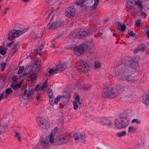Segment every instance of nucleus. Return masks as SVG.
Instances as JSON below:
<instances>
[{
  "mask_svg": "<svg viewBox=\"0 0 149 149\" xmlns=\"http://www.w3.org/2000/svg\"><path fill=\"white\" fill-rule=\"evenodd\" d=\"M122 63L115 69L114 76L120 75V78L127 81L130 83H134L137 80L132 79L130 73L137 71L139 68L138 63L134 59L125 57L122 60Z\"/></svg>",
  "mask_w": 149,
  "mask_h": 149,
  "instance_id": "1",
  "label": "nucleus"
},
{
  "mask_svg": "<svg viewBox=\"0 0 149 149\" xmlns=\"http://www.w3.org/2000/svg\"><path fill=\"white\" fill-rule=\"evenodd\" d=\"M113 88L110 89L104 88L102 93V97L104 99L113 98L116 97L117 94Z\"/></svg>",
  "mask_w": 149,
  "mask_h": 149,
  "instance_id": "2",
  "label": "nucleus"
},
{
  "mask_svg": "<svg viewBox=\"0 0 149 149\" xmlns=\"http://www.w3.org/2000/svg\"><path fill=\"white\" fill-rule=\"evenodd\" d=\"M67 134H66L65 136L61 135L56 136L54 139V145H62L68 143L69 140L67 138Z\"/></svg>",
  "mask_w": 149,
  "mask_h": 149,
  "instance_id": "3",
  "label": "nucleus"
},
{
  "mask_svg": "<svg viewBox=\"0 0 149 149\" xmlns=\"http://www.w3.org/2000/svg\"><path fill=\"white\" fill-rule=\"evenodd\" d=\"M89 47L87 44H84L82 46H74L73 48L74 54L77 56H80L83 52L87 50Z\"/></svg>",
  "mask_w": 149,
  "mask_h": 149,
  "instance_id": "4",
  "label": "nucleus"
},
{
  "mask_svg": "<svg viewBox=\"0 0 149 149\" xmlns=\"http://www.w3.org/2000/svg\"><path fill=\"white\" fill-rule=\"evenodd\" d=\"M92 33V32L90 30L84 31H82L74 32L73 33L72 36L75 38H80L83 37H86L90 36Z\"/></svg>",
  "mask_w": 149,
  "mask_h": 149,
  "instance_id": "5",
  "label": "nucleus"
},
{
  "mask_svg": "<svg viewBox=\"0 0 149 149\" xmlns=\"http://www.w3.org/2000/svg\"><path fill=\"white\" fill-rule=\"evenodd\" d=\"M67 67V65L66 63L61 64L58 65L56 69H51L49 71L48 73L49 74H56L58 71H63Z\"/></svg>",
  "mask_w": 149,
  "mask_h": 149,
  "instance_id": "6",
  "label": "nucleus"
},
{
  "mask_svg": "<svg viewBox=\"0 0 149 149\" xmlns=\"http://www.w3.org/2000/svg\"><path fill=\"white\" fill-rule=\"evenodd\" d=\"M77 69L80 72H84L87 71L88 68V66L86 62L80 61L77 63Z\"/></svg>",
  "mask_w": 149,
  "mask_h": 149,
  "instance_id": "7",
  "label": "nucleus"
},
{
  "mask_svg": "<svg viewBox=\"0 0 149 149\" xmlns=\"http://www.w3.org/2000/svg\"><path fill=\"white\" fill-rule=\"evenodd\" d=\"M34 92V90L33 88H29L28 91L25 89L22 90L21 92L22 97L24 100L27 99L29 97H31Z\"/></svg>",
  "mask_w": 149,
  "mask_h": 149,
  "instance_id": "8",
  "label": "nucleus"
},
{
  "mask_svg": "<svg viewBox=\"0 0 149 149\" xmlns=\"http://www.w3.org/2000/svg\"><path fill=\"white\" fill-rule=\"evenodd\" d=\"M23 33V31L20 30H12L9 31L8 34V39L9 40H11V38H14L17 37H18Z\"/></svg>",
  "mask_w": 149,
  "mask_h": 149,
  "instance_id": "9",
  "label": "nucleus"
},
{
  "mask_svg": "<svg viewBox=\"0 0 149 149\" xmlns=\"http://www.w3.org/2000/svg\"><path fill=\"white\" fill-rule=\"evenodd\" d=\"M41 145L42 148L46 149L49 146V142L47 137L44 135H42L40 138Z\"/></svg>",
  "mask_w": 149,
  "mask_h": 149,
  "instance_id": "10",
  "label": "nucleus"
},
{
  "mask_svg": "<svg viewBox=\"0 0 149 149\" xmlns=\"http://www.w3.org/2000/svg\"><path fill=\"white\" fill-rule=\"evenodd\" d=\"M127 122L124 123L121 120H117L115 121V126L118 129L125 128L128 126Z\"/></svg>",
  "mask_w": 149,
  "mask_h": 149,
  "instance_id": "11",
  "label": "nucleus"
},
{
  "mask_svg": "<svg viewBox=\"0 0 149 149\" xmlns=\"http://www.w3.org/2000/svg\"><path fill=\"white\" fill-rule=\"evenodd\" d=\"M37 120L38 123L42 127L45 129L48 127V122L46 119L42 118L39 117L37 118Z\"/></svg>",
  "mask_w": 149,
  "mask_h": 149,
  "instance_id": "12",
  "label": "nucleus"
},
{
  "mask_svg": "<svg viewBox=\"0 0 149 149\" xmlns=\"http://www.w3.org/2000/svg\"><path fill=\"white\" fill-rule=\"evenodd\" d=\"M64 92V95L63 96H60V95L58 96L57 97L54 99V104H58V102L59 101V99L61 98H66L68 100H69L70 98V95L69 92H66L65 91Z\"/></svg>",
  "mask_w": 149,
  "mask_h": 149,
  "instance_id": "13",
  "label": "nucleus"
},
{
  "mask_svg": "<svg viewBox=\"0 0 149 149\" xmlns=\"http://www.w3.org/2000/svg\"><path fill=\"white\" fill-rule=\"evenodd\" d=\"M75 12V8L73 6H71L66 10L65 15L67 17H70L74 14Z\"/></svg>",
  "mask_w": 149,
  "mask_h": 149,
  "instance_id": "14",
  "label": "nucleus"
},
{
  "mask_svg": "<svg viewBox=\"0 0 149 149\" xmlns=\"http://www.w3.org/2000/svg\"><path fill=\"white\" fill-rule=\"evenodd\" d=\"M13 92V91L11 89L8 88L6 89L5 92L1 93L0 96V101H1L2 98H7L8 97V95L11 93Z\"/></svg>",
  "mask_w": 149,
  "mask_h": 149,
  "instance_id": "15",
  "label": "nucleus"
},
{
  "mask_svg": "<svg viewBox=\"0 0 149 149\" xmlns=\"http://www.w3.org/2000/svg\"><path fill=\"white\" fill-rule=\"evenodd\" d=\"M119 117L120 119L124 123L127 122L128 125L129 123V120H128V116L125 113H122L120 114L119 115Z\"/></svg>",
  "mask_w": 149,
  "mask_h": 149,
  "instance_id": "16",
  "label": "nucleus"
},
{
  "mask_svg": "<svg viewBox=\"0 0 149 149\" xmlns=\"http://www.w3.org/2000/svg\"><path fill=\"white\" fill-rule=\"evenodd\" d=\"M61 23L59 21L56 20L53 22L51 25H50L48 29H55L58 28L60 27Z\"/></svg>",
  "mask_w": 149,
  "mask_h": 149,
  "instance_id": "17",
  "label": "nucleus"
},
{
  "mask_svg": "<svg viewBox=\"0 0 149 149\" xmlns=\"http://www.w3.org/2000/svg\"><path fill=\"white\" fill-rule=\"evenodd\" d=\"M116 27L118 30L123 32L125 30L126 26L125 25H122L121 23L117 22L115 23Z\"/></svg>",
  "mask_w": 149,
  "mask_h": 149,
  "instance_id": "18",
  "label": "nucleus"
},
{
  "mask_svg": "<svg viewBox=\"0 0 149 149\" xmlns=\"http://www.w3.org/2000/svg\"><path fill=\"white\" fill-rule=\"evenodd\" d=\"M113 90L115 91V93L117 94L116 95V97L122 93L123 91V88L122 86H117L115 88H113Z\"/></svg>",
  "mask_w": 149,
  "mask_h": 149,
  "instance_id": "19",
  "label": "nucleus"
},
{
  "mask_svg": "<svg viewBox=\"0 0 149 149\" xmlns=\"http://www.w3.org/2000/svg\"><path fill=\"white\" fill-rule=\"evenodd\" d=\"M19 42H16L14 43V47L11 49V55H13L15 54L18 50V46L19 45Z\"/></svg>",
  "mask_w": 149,
  "mask_h": 149,
  "instance_id": "20",
  "label": "nucleus"
},
{
  "mask_svg": "<svg viewBox=\"0 0 149 149\" xmlns=\"http://www.w3.org/2000/svg\"><path fill=\"white\" fill-rule=\"evenodd\" d=\"M27 77H30V81L33 83H34L37 79V75L35 74H30L29 73H27Z\"/></svg>",
  "mask_w": 149,
  "mask_h": 149,
  "instance_id": "21",
  "label": "nucleus"
},
{
  "mask_svg": "<svg viewBox=\"0 0 149 149\" xmlns=\"http://www.w3.org/2000/svg\"><path fill=\"white\" fill-rule=\"evenodd\" d=\"M143 102L145 105L149 106V94L146 95L144 97Z\"/></svg>",
  "mask_w": 149,
  "mask_h": 149,
  "instance_id": "22",
  "label": "nucleus"
},
{
  "mask_svg": "<svg viewBox=\"0 0 149 149\" xmlns=\"http://www.w3.org/2000/svg\"><path fill=\"white\" fill-rule=\"evenodd\" d=\"M88 0H79L76 2V4L81 8L84 6L85 3Z\"/></svg>",
  "mask_w": 149,
  "mask_h": 149,
  "instance_id": "23",
  "label": "nucleus"
},
{
  "mask_svg": "<svg viewBox=\"0 0 149 149\" xmlns=\"http://www.w3.org/2000/svg\"><path fill=\"white\" fill-rule=\"evenodd\" d=\"M101 123L103 125H107L110 126L112 125L111 121L108 119H104L102 121H101Z\"/></svg>",
  "mask_w": 149,
  "mask_h": 149,
  "instance_id": "24",
  "label": "nucleus"
},
{
  "mask_svg": "<svg viewBox=\"0 0 149 149\" xmlns=\"http://www.w3.org/2000/svg\"><path fill=\"white\" fill-rule=\"evenodd\" d=\"M7 128L6 125H5L2 122H0V132L2 134L4 132L5 129Z\"/></svg>",
  "mask_w": 149,
  "mask_h": 149,
  "instance_id": "25",
  "label": "nucleus"
},
{
  "mask_svg": "<svg viewBox=\"0 0 149 149\" xmlns=\"http://www.w3.org/2000/svg\"><path fill=\"white\" fill-rule=\"evenodd\" d=\"M29 67L30 68V69H33L34 71H37V70L38 65L36 63L32 62L29 64Z\"/></svg>",
  "mask_w": 149,
  "mask_h": 149,
  "instance_id": "26",
  "label": "nucleus"
},
{
  "mask_svg": "<svg viewBox=\"0 0 149 149\" xmlns=\"http://www.w3.org/2000/svg\"><path fill=\"white\" fill-rule=\"evenodd\" d=\"M47 83L46 81L45 82L43 85H42L39 88L38 90H40L41 91H42L43 92L47 88Z\"/></svg>",
  "mask_w": 149,
  "mask_h": 149,
  "instance_id": "27",
  "label": "nucleus"
},
{
  "mask_svg": "<svg viewBox=\"0 0 149 149\" xmlns=\"http://www.w3.org/2000/svg\"><path fill=\"white\" fill-rule=\"evenodd\" d=\"M55 134L53 132H52L50 135L49 137V141L51 143H53L54 145V138L55 136Z\"/></svg>",
  "mask_w": 149,
  "mask_h": 149,
  "instance_id": "28",
  "label": "nucleus"
},
{
  "mask_svg": "<svg viewBox=\"0 0 149 149\" xmlns=\"http://www.w3.org/2000/svg\"><path fill=\"white\" fill-rule=\"evenodd\" d=\"M59 1L61 0H50L48 1V3L51 6L54 5L57 2V3H59Z\"/></svg>",
  "mask_w": 149,
  "mask_h": 149,
  "instance_id": "29",
  "label": "nucleus"
},
{
  "mask_svg": "<svg viewBox=\"0 0 149 149\" xmlns=\"http://www.w3.org/2000/svg\"><path fill=\"white\" fill-rule=\"evenodd\" d=\"M136 128L132 126H130L128 128V132L129 133L131 132L134 133L136 132Z\"/></svg>",
  "mask_w": 149,
  "mask_h": 149,
  "instance_id": "30",
  "label": "nucleus"
},
{
  "mask_svg": "<svg viewBox=\"0 0 149 149\" xmlns=\"http://www.w3.org/2000/svg\"><path fill=\"white\" fill-rule=\"evenodd\" d=\"M116 135L119 137L124 136L126 135V132L125 131H122L117 133Z\"/></svg>",
  "mask_w": 149,
  "mask_h": 149,
  "instance_id": "31",
  "label": "nucleus"
},
{
  "mask_svg": "<svg viewBox=\"0 0 149 149\" xmlns=\"http://www.w3.org/2000/svg\"><path fill=\"white\" fill-rule=\"evenodd\" d=\"M18 78L16 76L14 75L12 78V80L13 82L10 85H15V84H17V79Z\"/></svg>",
  "mask_w": 149,
  "mask_h": 149,
  "instance_id": "32",
  "label": "nucleus"
},
{
  "mask_svg": "<svg viewBox=\"0 0 149 149\" xmlns=\"http://www.w3.org/2000/svg\"><path fill=\"white\" fill-rule=\"evenodd\" d=\"M135 3L141 9H142L143 8V6L142 5L141 1H136Z\"/></svg>",
  "mask_w": 149,
  "mask_h": 149,
  "instance_id": "33",
  "label": "nucleus"
},
{
  "mask_svg": "<svg viewBox=\"0 0 149 149\" xmlns=\"http://www.w3.org/2000/svg\"><path fill=\"white\" fill-rule=\"evenodd\" d=\"M21 86L20 84H16L15 85H10V87L14 89L15 90L19 88Z\"/></svg>",
  "mask_w": 149,
  "mask_h": 149,
  "instance_id": "34",
  "label": "nucleus"
},
{
  "mask_svg": "<svg viewBox=\"0 0 149 149\" xmlns=\"http://www.w3.org/2000/svg\"><path fill=\"white\" fill-rule=\"evenodd\" d=\"M38 92L36 96V98L38 100H39L41 97L42 95V93H41V92L40 90L37 91Z\"/></svg>",
  "mask_w": 149,
  "mask_h": 149,
  "instance_id": "35",
  "label": "nucleus"
},
{
  "mask_svg": "<svg viewBox=\"0 0 149 149\" xmlns=\"http://www.w3.org/2000/svg\"><path fill=\"white\" fill-rule=\"evenodd\" d=\"M94 65L96 69L100 67L101 64L100 63L97 61H94Z\"/></svg>",
  "mask_w": 149,
  "mask_h": 149,
  "instance_id": "36",
  "label": "nucleus"
},
{
  "mask_svg": "<svg viewBox=\"0 0 149 149\" xmlns=\"http://www.w3.org/2000/svg\"><path fill=\"white\" fill-rule=\"evenodd\" d=\"M140 51H144L146 50V48L145 46L143 45H142L138 47Z\"/></svg>",
  "mask_w": 149,
  "mask_h": 149,
  "instance_id": "37",
  "label": "nucleus"
},
{
  "mask_svg": "<svg viewBox=\"0 0 149 149\" xmlns=\"http://www.w3.org/2000/svg\"><path fill=\"white\" fill-rule=\"evenodd\" d=\"M99 0H95V3L93 4V5L92 9L93 10H95L96 8L98 2H99Z\"/></svg>",
  "mask_w": 149,
  "mask_h": 149,
  "instance_id": "38",
  "label": "nucleus"
},
{
  "mask_svg": "<svg viewBox=\"0 0 149 149\" xmlns=\"http://www.w3.org/2000/svg\"><path fill=\"white\" fill-rule=\"evenodd\" d=\"M52 90L51 89H49L48 90L47 94L49 97H53Z\"/></svg>",
  "mask_w": 149,
  "mask_h": 149,
  "instance_id": "39",
  "label": "nucleus"
},
{
  "mask_svg": "<svg viewBox=\"0 0 149 149\" xmlns=\"http://www.w3.org/2000/svg\"><path fill=\"white\" fill-rule=\"evenodd\" d=\"M132 123H135L137 124H139L141 123L140 121L137 119H134L131 121Z\"/></svg>",
  "mask_w": 149,
  "mask_h": 149,
  "instance_id": "40",
  "label": "nucleus"
},
{
  "mask_svg": "<svg viewBox=\"0 0 149 149\" xmlns=\"http://www.w3.org/2000/svg\"><path fill=\"white\" fill-rule=\"evenodd\" d=\"M15 137H17L19 141H21V138L19 136V133L15 132Z\"/></svg>",
  "mask_w": 149,
  "mask_h": 149,
  "instance_id": "41",
  "label": "nucleus"
},
{
  "mask_svg": "<svg viewBox=\"0 0 149 149\" xmlns=\"http://www.w3.org/2000/svg\"><path fill=\"white\" fill-rule=\"evenodd\" d=\"M0 65L1 67V71H3L4 70V68L6 66V63H1L0 64Z\"/></svg>",
  "mask_w": 149,
  "mask_h": 149,
  "instance_id": "42",
  "label": "nucleus"
},
{
  "mask_svg": "<svg viewBox=\"0 0 149 149\" xmlns=\"http://www.w3.org/2000/svg\"><path fill=\"white\" fill-rule=\"evenodd\" d=\"M73 104L74 106V109L75 110H77L78 107V105L77 102L75 101H74L73 102Z\"/></svg>",
  "mask_w": 149,
  "mask_h": 149,
  "instance_id": "43",
  "label": "nucleus"
},
{
  "mask_svg": "<svg viewBox=\"0 0 149 149\" xmlns=\"http://www.w3.org/2000/svg\"><path fill=\"white\" fill-rule=\"evenodd\" d=\"M24 69V68L23 66H20L19 68V70L18 71L17 73L18 74H21L22 73L23 70Z\"/></svg>",
  "mask_w": 149,
  "mask_h": 149,
  "instance_id": "44",
  "label": "nucleus"
},
{
  "mask_svg": "<svg viewBox=\"0 0 149 149\" xmlns=\"http://www.w3.org/2000/svg\"><path fill=\"white\" fill-rule=\"evenodd\" d=\"M49 98L50 104L52 105H53L54 104V102H53V100H54V97H49Z\"/></svg>",
  "mask_w": 149,
  "mask_h": 149,
  "instance_id": "45",
  "label": "nucleus"
},
{
  "mask_svg": "<svg viewBox=\"0 0 149 149\" xmlns=\"http://www.w3.org/2000/svg\"><path fill=\"white\" fill-rule=\"evenodd\" d=\"M73 138L75 140H78L80 139L79 135H78L77 134H75L73 136Z\"/></svg>",
  "mask_w": 149,
  "mask_h": 149,
  "instance_id": "46",
  "label": "nucleus"
},
{
  "mask_svg": "<svg viewBox=\"0 0 149 149\" xmlns=\"http://www.w3.org/2000/svg\"><path fill=\"white\" fill-rule=\"evenodd\" d=\"M91 85H89L88 86H84V89L85 91H87L90 90L91 87Z\"/></svg>",
  "mask_w": 149,
  "mask_h": 149,
  "instance_id": "47",
  "label": "nucleus"
},
{
  "mask_svg": "<svg viewBox=\"0 0 149 149\" xmlns=\"http://www.w3.org/2000/svg\"><path fill=\"white\" fill-rule=\"evenodd\" d=\"M42 45L40 46L36 50L37 52L39 53L42 49Z\"/></svg>",
  "mask_w": 149,
  "mask_h": 149,
  "instance_id": "48",
  "label": "nucleus"
},
{
  "mask_svg": "<svg viewBox=\"0 0 149 149\" xmlns=\"http://www.w3.org/2000/svg\"><path fill=\"white\" fill-rule=\"evenodd\" d=\"M74 98L75 100H80V99L79 98V95L77 93L75 94L74 95Z\"/></svg>",
  "mask_w": 149,
  "mask_h": 149,
  "instance_id": "49",
  "label": "nucleus"
},
{
  "mask_svg": "<svg viewBox=\"0 0 149 149\" xmlns=\"http://www.w3.org/2000/svg\"><path fill=\"white\" fill-rule=\"evenodd\" d=\"M141 20H137L135 22V25L136 26H139L140 24L141 23Z\"/></svg>",
  "mask_w": 149,
  "mask_h": 149,
  "instance_id": "50",
  "label": "nucleus"
},
{
  "mask_svg": "<svg viewBox=\"0 0 149 149\" xmlns=\"http://www.w3.org/2000/svg\"><path fill=\"white\" fill-rule=\"evenodd\" d=\"M139 51H140V50L137 47L136 48L134 49L133 53L134 54H136Z\"/></svg>",
  "mask_w": 149,
  "mask_h": 149,
  "instance_id": "51",
  "label": "nucleus"
},
{
  "mask_svg": "<svg viewBox=\"0 0 149 149\" xmlns=\"http://www.w3.org/2000/svg\"><path fill=\"white\" fill-rule=\"evenodd\" d=\"M6 53V50H1L0 51V54L2 55L5 54Z\"/></svg>",
  "mask_w": 149,
  "mask_h": 149,
  "instance_id": "52",
  "label": "nucleus"
},
{
  "mask_svg": "<svg viewBox=\"0 0 149 149\" xmlns=\"http://www.w3.org/2000/svg\"><path fill=\"white\" fill-rule=\"evenodd\" d=\"M80 136V139H81L82 140H84L85 139V135L83 134H80L79 135Z\"/></svg>",
  "mask_w": 149,
  "mask_h": 149,
  "instance_id": "53",
  "label": "nucleus"
},
{
  "mask_svg": "<svg viewBox=\"0 0 149 149\" xmlns=\"http://www.w3.org/2000/svg\"><path fill=\"white\" fill-rule=\"evenodd\" d=\"M128 34L130 36H134L135 35V34L132 31H130Z\"/></svg>",
  "mask_w": 149,
  "mask_h": 149,
  "instance_id": "54",
  "label": "nucleus"
},
{
  "mask_svg": "<svg viewBox=\"0 0 149 149\" xmlns=\"http://www.w3.org/2000/svg\"><path fill=\"white\" fill-rule=\"evenodd\" d=\"M54 40H52L51 41V42L52 43V44L51 45V47L54 48L55 47L54 45Z\"/></svg>",
  "mask_w": 149,
  "mask_h": 149,
  "instance_id": "55",
  "label": "nucleus"
},
{
  "mask_svg": "<svg viewBox=\"0 0 149 149\" xmlns=\"http://www.w3.org/2000/svg\"><path fill=\"white\" fill-rule=\"evenodd\" d=\"M54 16V15H53L52 16V17L49 22V23H48L47 26L50 24L51 23V22L52 21L53 19Z\"/></svg>",
  "mask_w": 149,
  "mask_h": 149,
  "instance_id": "56",
  "label": "nucleus"
},
{
  "mask_svg": "<svg viewBox=\"0 0 149 149\" xmlns=\"http://www.w3.org/2000/svg\"><path fill=\"white\" fill-rule=\"evenodd\" d=\"M100 36L102 38H103L105 37V36L104 35H103V34L102 33H101L99 34Z\"/></svg>",
  "mask_w": 149,
  "mask_h": 149,
  "instance_id": "57",
  "label": "nucleus"
},
{
  "mask_svg": "<svg viewBox=\"0 0 149 149\" xmlns=\"http://www.w3.org/2000/svg\"><path fill=\"white\" fill-rule=\"evenodd\" d=\"M130 6H132L131 4H130V3H127V8H130Z\"/></svg>",
  "mask_w": 149,
  "mask_h": 149,
  "instance_id": "58",
  "label": "nucleus"
},
{
  "mask_svg": "<svg viewBox=\"0 0 149 149\" xmlns=\"http://www.w3.org/2000/svg\"><path fill=\"white\" fill-rule=\"evenodd\" d=\"M146 33L147 37L149 38V30L147 31Z\"/></svg>",
  "mask_w": 149,
  "mask_h": 149,
  "instance_id": "59",
  "label": "nucleus"
},
{
  "mask_svg": "<svg viewBox=\"0 0 149 149\" xmlns=\"http://www.w3.org/2000/svg\"><path fill=\"white\" fill-rule=\"evenodd\" d=\"M14 43V42L13 41V42H12L10 43H9L8 45H7V46H9V47H10L11 45H12V44L13 43Z\"/></svg>",
  "mask_w": 149,
  "mask_h": 149,
  "instance_id": "60",
  "label": "nucleus"
},
{
  "mask_svg": "<svg viewBox=\"0 0 149 149\" xmlns=\"http://www.w3.org/2000/svg\"><path fill=\"white\" fill-rule=\"evenodd\" d=\"M76 101H77L76 102H77V103L79 104H81V103L80 102L79 100H77Z\"/></svg>",
  "mask_w": 149,
  "mask_h": 149,
  "instance_id": "61",
  "label": "nucleus"
},
{
  "mask_svg": "<svg viewBox=\"0 0 149 149\" xmlns=\"http://www.w3.org/2000/svg\"><path fill=\"white\" fill-rule=\"evenodd\" d=\"M39 88V85H37L35 89V90H37V89Z\"/></svg>",
  "mask_w": 149,
  "mask_h": 149,
  "instance_id": "62",
  "label": "nucleus"
},
{
  "mask_svg": "<svg viewBox=\"0 0 149 149\" xmlns=\"http://www.w3.org/2000/svg\"><path fill=\"white\" fill-rule=\"evenodd\" d=\"M52 13H49V14L48 15V17H47V18H49L50 17L51 15H52Z\"/></svg>",
  "mask_w": 149,
  "mask_h": 149,
  "instance_id": "63",
  "label": "nucleus"
},
{
  "mask_svg": "<svg viewBox=\"0 0 149 149\" xmlns=\"http://www.w3.org/2000/svg\"><path fill=\"white\" fill-rule=\"evenodd\" d=\"M54 131L55 132H56L58 130V128L57 127H55L54 130ZM55 132L54 133V134L55 133Z\"/></svg>",
  "mask_w": 149,
  "mask_h": 149,
  "instance_id": "64",
  "label": "nucleus"
}]
</instances>
